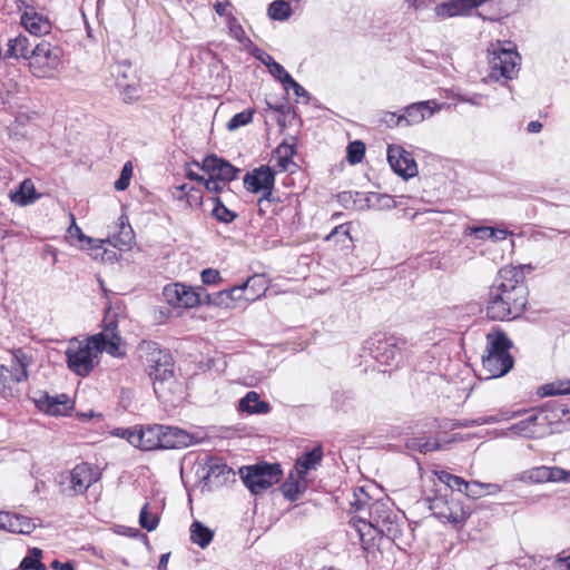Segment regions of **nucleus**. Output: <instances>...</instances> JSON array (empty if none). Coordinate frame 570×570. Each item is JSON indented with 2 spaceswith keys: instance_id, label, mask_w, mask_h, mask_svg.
<instances>
[{
  "instance_id": "nucleus-42",
  "label": "nucleus",
  "mask_w": 570,
  "mask_h": 570,
  "mask_svg": "<svg viewBox=\"0 0 570 570\" xmlns=\"http://www.w3.org/2000/svg\"><path fill=\"white\" fill-rule=\"evenodd\" d=\"M16 379L10 373V370L0 364V395L3 397H13L16 396V391L13 389L14 384H18Z\"/></svg>"
},
{
  "instance_id": "nucleus-57",
  "label": "nucleus",
  "mask_w": 570,
  "mask_h": 570,
  "mask_svg": "<svg viewBox=\"0 0 570 570\" xmlns=\"http://www.w3.org/2000/svg\"><path fill=\"white\" fill-rule=\"evenodd\" d=\"M253 55L254 57H256L262 63H264L267 68L273 63L275 62L273 56H271L269 53H267L266 51L259 49V48H255V50L253 51Z\"/></svg>"
},
{
  "instance_id": "nucleus-63",
  "label": "nucleus",
  "mask_w": 570,
  "mask_h": 570,
  "mask_svg": "<svg viewBox=\"0 0 570 570\" xmlns=\"http://www.w3.org/2000/svg\"><path fill=\"white\" fill-rule=\"evenodd\" d=\"M528 131L531 134H538L542 129V124L538 120L530 121L527 127Z\"/></svg>"
},
{
  "instance_id": "nucleus-17",
  "label": "nucleus",
  "mask_w": 570,
  "mask_h": 570,
  "mask_svg": "<svg viewBox=\"0 0 570 570\" xmlns=\"http://www.w3.org/2000/svg\"><path fill=\"white\" fill-rule=\"evenodd\" d=\"M387 160L395 174L407 179L417 174V165L412 153L402 146L390 145L387 147Z\"/></svg>"
},
{
  "instance_id": "nucleus-2",
  "label": "nucleus",
  "mask_w": 570,
  "mask_h": 570,
  "mask_svg": "<svg viewBox=\"0 0 570 570\" xmlns=\"http://www.w3.org/2000/svg\"><path fill=\"white\" fill-rule=\"evenodd\" d=\"M528 298L529 289L522 268L503 266L489 287L485 302L487 317L499 322L515 320L524 313Z\"/></svg>"
},
{
  "instance_id": "nucleus-25",
  "label": "nucleus",
  "mask_w": 570,
  "mask_h": 570,
  "mask_svg": "<svg viewBox=\"0 0 570 570\" xmlns=\"http://www.w3.org/2000/svg\"><path fill=\"white\" fill-rule=\"evenodd\" d=\"M161 449H181L193 443V436L184 430L163 425L160 432Z\"/></svg>"
},
{
  "instance_id": "nucleus-48",
  "label": "nucleus",
  "mask_w": 570,
  "mask_h": 570,
  "mask_svg": "<svg viewBox=\"0 0 570 570\" xmlns=\"http://www.w3.org/2000/svg\"><path fill=\"white\" fill-rule=\"evenodd\" d=\"M255 112L256 110L254 108H248L234 115L226 125L227 129L234 131L243 126L250 124Z\"/></svg>"
},
{
  "instance_id": "nucleus-39",
  "label": "nucleus",
  "mask_w": 570,
  "mask_h": 570,
  "mask_svg": "<svg viewBox=\"0 0 570 570\" xmlns=\"http://www.w3.org/2000/svg\"><path fill=\"white\" fill-rule=\"evenodd\" d=\"M190 541L194 544H197L202 549L207 548L213 539H214V531L209 528L205 527L200 521H194L190 524Z\"/></svg>"
},
{
  "instance_id": "nucleus-5",
  "label": "nucleus",
  "mask_w": 570,
  "mask_h": 570,
  "mask_svg": "<svg viewBox=\"0 0 570 570\" xmlns=\"http://www.w3.org/2000/svg\"><path fill=\"white\" fill-rule=\"evenodd\" d=\"M487 344L482 355V367L488 379H498L508 374L514 365V357L510 350L512 341L501 328H494L485 336Z\"/></svg>"
},
{
  "instance_id": "nucleus-38",
  "label": "nucleus",
  "mask_w": 570,
  "mask_h": 570,
  "mask_svg": "<svg viewBox=\"0 0 570 570\" xmlns=\"http://www.w3.org/2000/svg\"><path fill=\"white\" fill-rule=\"evenodd\" d=\"M468 12L469 8L465 0H450L435 7V14L441 19L463 16Z\"/></svg>"
},
{
  "instance_id": "nucleus-22",
  "label": "nucleus",
  "mask_w": 570,
  "mask_h": 570,
  "mask_svg": "<svg viewBox=\"0 0 570 570\" xmlns=\"http://www.w3.org/2000/svg\"><path fill=\"white\" fill-rule=\"evenodd\" d=\"M538 409L541 416L539 421L543 422L544 426L548 429V434L560 432L562 417L566 416L569 411L562 404L554 401L547 402Z\"/></svg>"
},
{
  "instance_id": "nucleus-54",
  "label": "nucleus",
  "mask_w": 570,
  "mask_h": 570,
  "mask_svg": "<svg viewBox=\"0 0 570 570\" xmlns=\"http://www.w3.org/2000/svg\"><path fill=\"white\" fill-rule=\"evenodd\" d=\"M206 190L214 195V197H219V194L228 186L227 183L215 179L214 177L208 176L203 181Z\"/></svg>"
},
{
  "instance_id": "nucleus-29",
  "label": "nucleus",
  "mask_w": 570,
  "mask_h": 570,
  "mask_svg": "<svg viewBox=\"0 0 570 570\" xmlns=\"http://www.w3.org/2000/svg\"><path fill=\"white\" fill-rule=\"evenodd\" d=\"M238 410L240 412L253 414H267L272 406L268 402L261 400V395L255 391H249L239 400Z\"/></svg>"
},
{
  "instance_id": "nucleus-56",
  "label": "nucleus",
  "mask_w": 570,
  "mask_h": 570,
  "mask_svg": "<svg viewBox=\"0 0 570 570\" xmlns=\"http://www.w3.org/2000/svg\"><path fill=\"white\" fill-rule=\"evenodd\" d=\"M202 282L205 285H218L222 283L220 273L214 268H206L200 274Z\"/></svg>"
},
{
  "instance_id": "nucleus-40",
  "label": "nucleus",
  "mask_w": 570,
  "mask_h": 570,
  "mask_svg": "<svg viewBox=\"0 0 570 570\" xmlns=\"http://www.w3.org/2000/svg\"><path fill=\"white\" fill-rule=\"evenodd\" d=\"M537 394L540 397L570 394V380H557L543 384L538 389Z\"/></svg>"
},
{
  "instance_id": "nucleus-33",
  "label": "nucleus",
  "mask_w": 570,
  "mask_h": 570,
  "mask_svg": "<svg viewBox=\"0 0 570 570\" xmlns=\"http://www.w3.org/2000/svg\"><path fill=\"white\" fill-rule=\"evenodd\" d=\"M322 459V446H316L296 460L294 471L306 478L308 471L315 469L321 463Z\"/></svg>"
},
{
  "instance_id": "nucleus-26",
  "label": "nucleus",
  "mask_w": 570,
  "mask_h": 570,
  "mask_svg": "<svg viewBox=\"0 0 570 570\" xmlns=\"http://www.w3.org/2000/svg\"><path fill=\"white\" fill-rule=\"evenodd\" d=\"M12 361L10 373L16 382H26L29 379L28 367L32 364V356L21 347L11 351Z\"/></svg>"
},
{
  "instance_id": "nucleus-16",
  "label": "nucleus",
  "mask_w": 570,
  "mask_h": 570,
  "mask_svg": "<svg viewBox=\"0 0 570 570\" xmlns=\"http://www.w3.org/2000/svg\"><path fill=\"white\" fill-rule=\"evenodd\" d=\"M244 188L252 194L265 195L275 187V171L266 165H262L247 171L243 178Z\"/></svg>"
},
{
  "instance_id": "nucleus-64",
  "label": "nucleus",
  "mask_w": 570,
  "mask_h": 570,
  "mask_svg": "<svg viewBox=\"0 0 570 570\" xmlns=\"http://www.w3.org/2000/svg\"><path fill=\"white\" fill-rule=\"evenodd\" d=\"M558 563L562 568V570H570V556L566 558H559Z\"/></svg>"
},
{
  "instance_id": "nucleus-41",
  "label": "nucleus",
  "mask_w": 570,
  "mask_h": 570,
  "mask_svg": "<svg viewBox=\"0 0 570 570\" xmlns=\"http://www.w3.org/2000/svg\"><path fill=\"white\" fill-rule=\"evenodd\" d=\"M42 550L32 548L28 554L21 560L19 568L21 570H47L45 563L41 562Z\"/></svg>"
},
{
  "instance_id": "nucleus-50",
  "label": "nucleus",
  "mask_w": 570,
  "mask_h": 570,
  "mask_svg": "<svg viewBox=\"0 0 570 570\" xmlns=\"http://www.w3.org/2000/svg\"><path fill=\"white\" fill-rule=\"evenodd\" d=\"M365 155V144L361 140H355L348 144L346 159L351 165L358 164L363 160Z\"/></svg>"
},
{
  "instance_id": "nucleus-45",
  "label": "nucleus",
  "mask_w": 570,
  "mask_h": 570,
  "mask_svg": "<svg viewBox=\"0 0 570 570\" xmlns=\"http://www.w3.org/2000/svg\"><path fill=\"white\" fill-rule=\"evenodd\" d=\"M267 13L271 19L283 21L289 18L292 8L285 0H275L269 4Z\"/></svg>"
},
{
  "instance_id": "nucleus-9",
  "label": "nucleus",
  "mask_w": 570,
  "mask_h": 570,
  "mask_svg": "<svg viewBox=\"0 0 570 570\" xmlns=\"http://www.w3.org/2000/svg\"><path fill=\"white\" fill-rule=\"evenodd\" d=\"M429 509L432 514L443 523L463 525L471 515V511L452 493L435 495L429 499Z\"/></svg>"
},
{
  "instance_id": "nucleus-34",
  "label": "nucleus",
  "mask_w": 570,
  "mask_h": 570,
  "mask_svg": "<svg viewBox=\"0 0 570 570\" xmlns=\"http://www.w3.org/2000/svg\"><path fill=\"white\" fill-rule=\"evenodd\" d=\"M39 198V195L36 191L35 185L31 179H24L18 190L10 194V199L12 203L19 206H27L29 204L35 203Z\"/></svg>"
},
{
  "instance_id": "nucleus-4",
  "label": "nucleus",
  "mask_w": 570,
  "mask_h": 570,
  "mask_svg": "<svg viewBox=\"0 0 570 570\" xmlns=\"http://www.w3.org/2000/svg\"><path fill=\"white\" fill-rule=\"evenodd\" d=\"M65 62L63 48L58 43L42 39L32 47L27 68L36 79L58 80L65 69Z\"/></svg>"
},
{
  "instance_id": "nucleus-28",
  "label": "nucleus",
  "mask_w": 570,
  "mask_h": 570,
  "mask_svg": "<svg viewBox=\"0 0 570 570\" xmlns=\"http://www.w3.org/2000/svg\"><path fill=\"white\" fill-rule=\"evenodd\" d=\"M37 409L50 415H65L69 409L68 401L65 395L62 399L50 396L48 393L41 394L35 400Z\"/></svg>"
},
{
  "instance_id": "nucleus-18",
  "label": "nucleus",
  "mask_w": 570,
  "mask_h": 570,
  "mask_svg": "<svg viewBox=\"0 0 570 570\" xmlns=\"http://www.w3.org/2000/svg\"><path fill=\"white\" fill-rule=\"evenodd\" d=\"M348 525L357 533L363 550L370 552L379 546L382 539L379 527L373 524L370 520L358 517H352Z\"/></svg>"
},
{
  "instance_id": "nucleus-20",
  "label": "nucleus",
  "mask_w": 570,
  "mask_h": 570,
  "mask_svg": "<svg viewBox=\"0 0 570 570\" xmlns=\"http://www.w3.org/2000/svg\"><path fill=\"white\" fill-rule=\"evenodd\" d=\"M570 479V472L559 466H534L523 472L522 480L532 483L566 482Z\"/></svg>"
},
{
  "instance_id": "nucleus-19",
  "label": "nucleus",
  "mask_w": 570,
  "mask_h": 570,
  "mask_svg": "<svg viewBox=\"0 0 570 570\" xmlns=\"http://www.w3.org/2000/svg\"><path fill=\"white\" fill-rule=\"evenodd\" d=\"M20 23L30 35L37 37L49 35L52 29L49 18L38 12L32 6H26L20 16Z\"/></svg>"
},
{
  "instance_id": "nucleus-31",
  "label": "nucleus",
  "mask_w": 570,
  "mask_h": 570,
  "mask_svg": "<svg viewBox=\"0 0 570 570\" xmlns=\"http://www.w3.org/2000/svg\"><path fill=\"white\" fill-rule=\"evenodd\" d=\"M307 489V480L296 471H291L281 490L283 495L289 501H296Z\"/></svg>"
},
{
  "instance_id": "nucleus-30",
  "label": "nucleus",
  "mask_w": 570,
  "mask_h": 570,
  "mask_svg": "<svg viewBox=\"0 0 570 570\" xmlns=\"http://www.w3.org/2000/svg\"><path fill=\"white\" fill-rule=\"evenodd\" d=\"M433 475L443 484H445L450 490H455L459 492H463L464 494H470V489L472 487H480V482L476 481H465L462 476L454 475L444 470H433Z\"/></svg>"
},
{
  "instance_id": "nucleus-8",
  "label": "nucleus",
  "mask_w": 570,
  "mask_h": 570,
  "mask_svg": "<svg viewBox=\"0 0 570 570\" xmlns=\"http://www.w3.org/2000/svg\"><path fill=\"white\" fill-rule=\"evenodd\" d=\"M163 296L174 308L190 309L210 303V295L203 286H189L183 283H170L163 288Z\"/></svg>"
},
{
  "instance_id": "nucleus-1",
  "label": "nucleus",
  "mask_w": 570,
  "mask_h": 570,
  "mask_svg": "<svg viewBox=\"0 0 570 570\" xmlns=\"http://www.w3.org/2000/svg\"><path fill=\"white\" fill-rule=\"evenodd\" d=\"M121 344L117 317L108 311L101 332L81 341L75 338L69 342L66 350L68 368L76 375L86 377L99 364V355L102 352L117 358L125 357L126 352L121 348Z\"/></svg>"
},
{
  "instance_id": "nucleus-12",
  "label": "nucleus",
  "mask_w": 570,
  "mask_h": 570,
  "mask_svg": "<svg viewBox=\"0 0 570 570\" xmlns=\"http://www.w3.org/2000/svg\"><path fill=\"white\" fill-rule=\"evenodd\" d=\"M407 344L406 337L384 334L382 337L372 338L370 350L376 362L391 366L396 364L397 357L407 347Z\"/></svg>"
},
{
  "instance_id": "nucleus-35",
  "label": "nucleus",
  "mask_w": 570,
  "mask_h": 570,
  "mask_svg": "<svg viewBox=\"0 0 570 570\" xmlns=\"http://www.w3.org/2000/svg\"><path fill=\"white\" fill-rule=\"evenodd\" d=\"M395 518L394 511L389 507L387 503L376 500L373 501L368 507V520L376 527L384 525L390 519Z\"/></svg>"
},
{
  "instance_id": "nucleus-11",
  "label": "nucleus",
  "mask_w": 570,
  "mask_h": 570,
  "mask_svg": "<svg viewBox=\"0 0 570 570\" xmlns=\"http://www.w3.org/2000/svg\"><path fill=\"white\" fill-rule=\"evenodd\" d=\"M161 424L136 425L128 429H118L116 435L127 440L132 446L142 451L161 449Z\"/></svg>"
},
{
  "instance_id": "nucleus-14",
  "label": "nucleus",
  "mask_w": 570,
  "mask_h": 570,
  "mask_svg": "<svg viewBox=\"0 0 570 570\" xmlns=\"http://www.w3.org/2000/svg\"><path fill=\"white\" fill-rule=\"evenodd\" d=\"M294 206L291 196L281 197L273 191L262 195L257 200V213L262 218H285L293 214Z\"/></svg>"
},
{
  "instance_id": "nucleus-53",
  "label": "nucleus",
  "mask_w": 570,
  "mask_h": 570,
  "mask_svg": "<svg viewBox=\"0 0 570 570\" xmlns=\"http://www.w3.org/2000/svg\"><path fill=\"white\" fill-rule=\"evenodd\" d=\"M381 120L387 128L406 127L403 112L396 114L392 111H385Z\"/></svg>"
},
{
  "instance_id": "nucleus-15",
  "label": "nucleus",
  "mask_w": 570,
  "mask_h": 570,
  "mask_svg": "<svg viewBox=\"0 0 570 570\" xmlns=\"http://www.w3.org/2000/svg\"><path fill=\"white\" fill-rule=\"evenodd\" d=\"M193 164L206 171L208 176L227 184L235 180L240 171L229 161L215 154L207 155L202 163L194 160Z\"/></svg>"
},
{
  "instance_id": "nucleus-3",
  "label": "nucleus",
  "mask_w": 570,
  "mask_h": 570,
  "mask_svg": "<svg viewBox=\"0 0 570 570\" xmlns=\"http://www.w3.org/2000/svg\"><path fill=\"white\" fill-rule=\"evenodd\" d=\"M144 362L146 373L153 381L154 391L158 399L165 396L166 391L175 383V361L167 350L160 348L156 342H142Z\"/></svg>"
},
{
  "instance_id": "nucleus-21",
  "label": "nucleus",
  "mask_w": 570,
  "mask_h": 570,
  "mask_svg": "<svg viewBox=\"0 0 570 570\" xmlns=\"http://www.w3.org/2000/svg\"><path fill=\"white\" fill-rule=\"evenodd\" d=\"M540 413L539 409H533L531 413L520 422L512 425L511 430L527 439H540L548 435V429L543 422L539 421Z\"/></svg>"
},
{
  "instance_id": "nucleus-62",
  "label": "nucleus",
  "mask_w": 570,
  "mask_h": 570,
  "mask_svg": "<svg viewBox=\"0 0 570 570\" xmlns=\"http://www.w3.org/2000/svg\"><path fill=\"white\" fill-rule=\"evenodd\" d=\"M230 6V3L228 1H225V2H222V1H217L215 4H214V9L216 11V13L220 17L225 16L226 12H227V8Z\"/></svg>"
},
{
  "instance_id": "nucleus-61",
  "label": "nucleus",
  "mask_w": 570,
  "mask_h": 570,
  "mask_svg": "<svg viewBox=\"0 0 570 570\" xmlns=\"http://www.w3.org/2000/svg\"><path fill=\"white\" fill-rule=\"evenodd\" d=\"M50 566L53 570H76L75 562L72 561L60 562L59 560H53Z\"/></svg>"
},
{
  "instance_id": "nucleus-36",
  "label": "nucleus",
  "mask_w": 570,
  "mask_h": 570,
  "mask_svg": "<svg viewBox=\"0 0 570 570\" xmlns=\"http://www.w3.org/2000/svg\"><path fill=\"white\" fill-rule=\"evenodd\" d=\"M234 471L228 466L222 459L212 458L209 460L208 472L206 479L219 484L225 483L230 475H234Z\"/></svg>"
},
{
  "instance_id": "nucleus-43",
  "label": "nucleus",
  "mask_w": 570,
  "mask_h": 570,
  "mask_svg": "<svg viewBox=\"0 0 570 570\" xmlns=\"http://www.w3.org/2000/svg\"><path fill=\"white\" fill-rule=\"evenodd\" d=\"M111 75L115 77L118 86L129 87L128 79L134 76V69L129 61L116 62L111 67Z\"/></svg>"
},
{
  "instance_id": "nucleus-10",
  "label": "nucleus",
  "mask_w": 570,
  "mask_h": 570,
  "mask_svg": "<svg viewBox=\"0 0 570 570\" xmlns=\"http://www.w3.org/2000/svg\"><path fill=\"white\" fill-rule=\"evenodd\" d=\"M267 282L262 275H253L245 283L219 292L220 303L226 307H236V302L252 303L261 298L267 291Z\"/></svg>"
},
{
  "instance_id": "nucleus-60",
  "label": "nucleus",
  "mask_w": 570,
  "mask_h": 570,
  "mask_svg": "<svg viewBox=\"0 0 570 570\" xmlns=\"http://www.w3.org/2000/svg\"><path fill=\"white\" fill-rule=\"evenodd\" d=\"M194 165L193 163H189V164H186V167H185V175L188 179L190 180H194V181H197L199 184H203V181H205V178L204 176H200L198 175L197 173H195L190 166Z\"/></svg>"
},
{
  "instance_id": "nucleus-13",
  "label": "nucleus",
  "mask_w": 570,
  "mask_h": 570,
  "mask_svg": "<svg viewBox=\"0 0 570 570\" xmlns=\"http://www.w3.org/2000/svg\"><path fill=\"white\" fill-rule=\"evenodd\" d=\"M101 476V470L97 464L80 462L69 471L67 491L70 495H82L91 485L97 483Z\"/></svg>"
},
{
  "instance_id": "nucleus-47",
  "label": "nucleus",
  "mask_w": 570,
  "mask_h": 570,
  "mask_svg": "<svg viewBox=\"0 0 570 570\" xmlns=\"http://www.w3.org/2000/svg\"><path fill=\"white\" fill-rule=\"evenodd\" d=\"M379 531L381 532V537H386L389 540L396 542L399 539H401L403 534V528L402 523L399 522L397 515L395 514V518L390 519L387 522L384 523V525L379 528Z\"/></svg>"
},
{
  "instance_id": "nucleus-6",
  "label": "nucleus",
  "mask_w": 570,
  "mask_h": 570,
  "mask_svg": "<svg viewBox=\"0 0 570 570\" xmlns=\"http://www.w3.org/2000/svg\"><path fill=\"white\" fill-rule=\"evenodd\" d=\"M239 475L253 494H261L278 483L283 472L278 463L259 462L239 468Z\"/></svg>"
},
{
  "instance_id": "nucleus-58",
  "label": "nucleus",
  "mask_w": 570,
  "mask_h": 570,
  "mask_svg": "<svg viewBox=\"0 0 570 570\" xmlns=\"http://www.w3.org/2000/svg\"><path fill=\"white\" fill-rule=\"evenodd\" d=\"M276 153L278 156H284V159L285 160H291L295 154V150H294V147L292 145H288V144H281L277 149H276Z\"/></svg>"
},
{
  "instance_id": "nucleus-51",
  "label": "nucleus",
  "mask_w": 570,
  "mask_h": 570,
  "mask_svg": "<svg viewBox=\"0 0 570 570\" xmlns=\"http://www.w3.org/2000/svg\"><path fill=\"white\" fill-rule=\"evenodd\" d=\"M132 176V165L130 161H127L121 171L119 178L115 181V189L122 191L129 187L130 179Z\"/></svg>"
},
{
  "instance_id": "nucleus-59",
  "label": "nucleus",
  "mask_w": 570,
  "mask_h": 570,
  "mask_svg": "<svg viewBox=\"0 0 570 570\" xmlns=\"http://www.w3.org/2000/svg\"><path fill=\"white\" fill-rule=\"evenodd\" d=\"M284 88L286 90L293 89L294 94L298 97L306 95V90L293 77L292 81L289 80L284 85Z\"/></svg>"
},
{
  "instance_id": "nucleus-52",
  "label": "nucleus",
  "mask_w": 570,
  "mask_h": 570,
  "mask_svg": "<svg viewBox=\"0 0 570 570\" xmlns=\"http://www.w3.org/2000/svg\"><path fill=\"white\" fill-rule=\"evenodd\" d=\"M69 217H70L71 223H70V226L68 227V230H67V237L70 238V239H77L79 243L90 244L91 243V238L87 237L82 233L81 228L76 223L75 215L72 213H70Z\"/></svg>"
},
{
  "instance_id": "nucleus-32",
  "label": "nucleus",
  "mask_w": 570,
  "mask_h": 570,
  "mask_svg": "<svg viewBox=\"0 0 570 570\" xmlns=\"http://www.w3.org/2000/svg\"><path fill=\"white\" fill-rule=\"evenodd\" d=\"M31 46L29 39L24 35H19L16 38L9 39L7 43V58L26 59L29 62V55H31Z\"/></svg>"
},
{
  "instance_id": "nucleus-37",
  "label": "nucleus",
  "mask_w": 570,
  "mask_h": 570,
  "mask_svg": "<svg viewBox=\"0 0 570 570\" xmlns=\"http://www.w3.org/2000/svg\"><path fill=\"white\" fill-rule=\"evenodd\" d=\"M464 234L473 235L481 240L491 239L493 242H499L505 239L508 235H511L512 233L508 232L504 228H495L490 226H472L465 228Z\"/></svg>"
},
{
  "instance_id": "nucleus-7",
  "label": "nucleus",
  "mask_w": 570,
  "mask_h": 570,
  "mask_svg": "<svg viewBox=\"0 0 570 570\" xmlns=\"http://www.w3.org/2000/svg\"><path fill=\"white\" fill-rule=\"evenodd\" d=\"M505 47L501 41L491 43L488 49L490 76L495 79H512L519 71L520 55L510 42Z\"/></svg>"
},
{
  "instance_id": "nucleus-49",
  "label": "nucleus",
  "mask_w": 570,
  "mask_h": 570,
  "mask_svg": "<svg viewBox=\"0 0 570 570\" xmlns=\"http://www.w3.org/2000/svg\"><path fill=\"white\" fill-rule=\"evenodd\" d=\"M159 520L158 514L149 512V503H145L139 513V525L150 532L158 527Z\"/></svg>"
},
{
  "instance_id": "nucleus-24",
  "label": "nucleus",
  "mask_w": 570,
  "mask_h": 570,
  "mask_svg": "<svg viewBox=\"0 0 570 570\" xmlns=\"http://www.w3.org/2000/svg\"><path fill=\"white\" fill-rule=\"evenodd\" d=\"M352 232L353 222H347L335 226L324 239L332 242L335 249L352 252L355 248Z\"/></svg>"
},
{
  "instance_id": "nucleus-44",
  "label": "nucleus",
  "mask_w": 570,
  "mask_h": 570,
  "mask_svg": "<svg viewBox=\"0 0 570 570\" xmlns=\"http://www.w3.org/2000/svg\"><path fill=\"white\" fill-rule=\"evenodd\" d=\"M214 208L212 210L213 217L224 224H229L234 222L237 217V214L229 208H227L222 202L220 197H213Z\"/></svg>"
},
{
  "instance_id": "nucleus-27",
  "label": "nucleus",
  "mask_w": 570,
  "mask_h": 570,
  "mask_svg": "<svg viewBox=\"0 0 570 570\" xmlns=\"http://www.w3.org/2000/svg\"><path fill=\"white\" fill-rule=\"evenodd\" d=\"M173 196L179 202H185L188 208H200L204 200L202 189L186 183L175 186Z\"/></svg>"
},
{
  "instance_id": "nucleus-46",
  "label": "nucleus",
  "mask_w": 570,
  "mask_h": 570,
  "mask_svg": "<svg viewBox=\"0 0 570 570\" xmlns=\"http://www.w3.org/2000/svg\"><path fill=\"white\" fill-rule=\"evenodd\" d=\"M379 531L381 532V537H386L389 540L396 542L399 539H401L403 534V528L402 523L399 522L397 515L395 514V518L390 519L387 522L384 523V525L379 528Z\"/></svg>"
},
{
  "instance_id": "nucleus-23",
  "label": "nucleus",
  "mask_w": 570,
  "mask_h": 570,
  "mask_svg": "<svg viewBox=\"0 0 570 570\" xmlns=\"http://www.w3.org/2000/svg\"><path fill=\"white\" fill-rule=\"evenodd\" d=\"M440 107L435 100L414 102L403 108L405 126H414L430 118Z\"/></svg>"
},
{
  "instance_id": "nucleus-55",
  "label": "nucleus",
  "mask_w": 570,
  "mask_h": 570,
  "mask_svg": "<svg viewBox=\"0 0 570 570\" xmlns=\"http://www.w3.org/2000/svg\"><path fill=\"white\" fill-rule=\"evenodd\" d=\"M268 71L273 77L279 80L283 86L287 81H292V76L284 69V67L281 63L276 61L268 67Z\"/></svg>"
}]
</instances>
